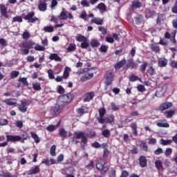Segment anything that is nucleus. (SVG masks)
<instances>
[{
	"instance_id": "1",
	"label": "nucleus",
	"mask_w": 177,
	"mask_h": 177,
	"mask_svg": "<svg viewBox=\"0 0 177 177\" xmlns=\"http://www.w3.org/2000/svg\"><path fill=\"white\" fill-rule=\"evenodd\" d=\"M73 99H74V94L69 93L59 96L57 101V104L61 107H63V106H67V104H68V103H70Z\"/></svg>"
},
{
	"instance_id": "2",
	"label": "nucleus",
	"mask_w": 177,
	"mask_h": 177,
	"mask_svg": "<svg viewBox=\"0 0 177 177\" xmlns=\"http://www.w3.org/2000/svg\"><path fill=\"white\" fill-rule=\"evenodd\" d=\"M73 139H81L82 147H85L88 143V137L85 136L84 131H75L73 134Z\"/></svg>"
},
{
	"instance_id": "3",
	"label": "nucleus",
	"mask_w": 177,
	"mask_h": 177,
	"mask_svg": "<svg viewBox=\"0 0 177 177\" xmlns=\"http://www.w3.org/2000/svg\"><path fill=\"white\" fill-rule=\"evenodd\" d=\"M22 18L24 19V20H26L28 23H35V21H38L39 19L38 17H35V12L30 11L26 14L22 15Z\"/></svg>"
},
{
	"instance_id": "4",
	"label": "nucleus",
	"mask_w": 177,
	"mask_h": 177,
	"mask_svg": "<svg viewBox=\"0 0 177 177\" xmlns=\"http://www.w3.org/2000/svg\"><path fill=\"white\" fill-rule=\"evenodd\" d=\"M95 168L100 171V174H101V175L102 176L106 175V174L109 172V166H106L104 165V164L100 162H97L95 164Z\"/></svg>"
},
{
	"instance_id": "5",
	"label": "nucleus",
	"mask_w": 177,
	"mask_h": 177,
	"mask_svg": "<svg viewBox=\"0 0 177 177\" xmlns=\"http://www.w3.org/2000/svg\"><path fill=\"white\" fill-rule=\"evenodd\" d=\"M114 73L111 71H107L105 74V81L104 84L106 86H110L113 84V81H114Z\"/></svg>"
},
{
	"instance_id": "6",
	"label": "nucleus",
	"mask_w": 177,
	"mask_h": 177,
	"mask_svg": "<svg viewBox=\"0 0 177 177\" xmlns=\"http://www.w3.org/2000/svg\"><path fill=\"white\" fill-rule=\"evenodd\" d=\"M31 104V101L30 100H22L21 101V104L19 105L18 109L21 113H26L27 111L28 106Z\"/></svg>"
},
{
	"instance_id": "7",
	"label": "nucleus",
	"mask_w": 177,
	"mask_h": 177,
	"mask_svg": "<svg viewBox=\"0 0 177 177\" xmlns=\"http://www.w3.org/2000/svg\"><path fill=\"white\" fill-rule=\"evenodd\" d=\"M99 117H97V120L99 124H104V115L106 114V109L105 108H100L98 110Z\"/></svg>"
},
{
	"instance_id": "8",
	"label": "nucleus",
	"mask_w": 177,
	"mask_h": 177,
	"mask_svg": "<svg viewBox=\"0 0 177 177\" xmlns=\"http://www.w3.org/2000/svg\"><path fill=\"white\" fill-rule=\"evenodd\" d=\"M49 0H39L37 8L40 12H45L48 9V3H46Z\"/></svg>"
},
{
	"instance_id": "9",
	"label": "nucleus",
	"mask_w": 177,
	"mask_h": 177,
	"mask_svg": "<svg viewBox=\"0 0 177 177\" xmlns=\"http://www.w3.org/2000/svg\"><path fill=\"white\" fill-rule=\"evenodd\" d=\"M21 140V136H14V135H7L6 136V141L11 142L12 143H16V142H19Z\"/></svg>"
},
{
	"instance_id": "10",
	"label": "nucleus",
	"mask_w": 177,
	"mask_h": 177,
	"mask_svg": "<svg viewBox=\"0 0 177 177\" xmlns=\"http://www.w3.org/2000/svg\"><path fill=\"white\" fill-rule=\"evenodd\" d=\"M60 105L58 104L54 106H51L50 109V113L51 115H59L62 113V109H60Z\"/></svg>"
},
{
	"instance_id": "11",
	"label": "nucleus",
	"mask_w": 177,
	"mask_h": 177,
	"mask_svg": "<svg viewBox=\"0 0 177 177\" xmlns=\"http://www.w3.org/2000/svg\"><path fill=\"white\" fill-rule=\"evenodd\" d=\"M172 106H174V104H172V102H166L160 105L159 110L160 111H165V110H168V109H171Z\"/></svg>"
},
{
	"instance_id": "12",
	"label": "nucleus",
	"mask_w": 177,
	"mask_h": 177,
	"mask_svg": "<svg viewBox=\"0 0 177 177\" xmlns=\"http://www.w3.org/2000/svg\"><path fill=\"white\" fill-rule=\"evenodd\" d=\"M41 172V169H39V166L35 165L31 167V169L27 171V175H37V174H39Z\"/></svg>"
},
{
	"instance_id": "13",
	"label": "nucleus",
	"mask_w": 177,
	"mask_h": 177,
	"mask_svg": "<svg viewBox=\"0 0 177 177\" xmlns=\"http://www.w3.org/2000/svg\"><path fill=\"white\" fill-rule=\"evenodd\" d=\"M0 13L3 17L9 19V15H8V7H6V6L3 4L0 6Z\"/></svg>"
},
{
	"instance_id": "14",
	"label": "nucleus",
	"mask_w": 177,
	"mask_h": 177,
	"mask_svg": "<svg viewBox=\"0 0 177 177\" xmlns=\"http://www.w3.org/2000/svg\"><path fill=\"white\" fill-rule=\"evenodd\" d=\"M143 6V3L139 0H134L132 1L131 9L135 10V9H140Z\"/></svg>"
},
{
	"instance_id": "15",
	"label": "nucleus",
	"mask_w": 177,
	"mask_h": 177,
	"mask_svg": "<svg viewBox=\"0 0 177 177\" xmlns=\"http://www.w3.org/2000/svg\"><path fill=\"white\" fill-rule=\"evenodd\" d=\"M138 64L133 62V59H129L127 64V68H131V70H136L138 68Z\"/></svg>"
},
{
	"instance_id": "16",
	"label": "nucleus",
	"mask_w": 177,
	"mask_h": 177,
	"mask_svg": "<svg viewBox=\"0 0 177 177\" xmlns=\"http://www.w3.org/2000/svg\"><path fill=\"white\" fill-rule=\"evenodd\" d=\"M138 161L141 168H145V167H147V159L145 156H140Z\"/></svg>"
},
{
	"instance_id": "17",
	"label": "nucleus",
	"mask_w": 177,
	"mask_h": 177,
	"mask_svg": "<svg viewBox=\"0 0 177 177\" xmlns=\"http://www.w3.org/2000/svg\"><path fill=\"white\" fill-rule=\"evenodd\" d=\"M33 45H35V44L32 41H25L22 43V48L30 50L32 48Z\"/></svg>"
},
{
	"instance_id": "18",
	"label": "nucleus",
	"mask_w": 177,
	"mask_h": 177,
	"mask_svg": "<svg viewBox=\"0 0 177 177\" xmlns=\"http://www.w3.org/2000/svg\"><path fill=\"white\" fill-rule=\"evenodd\" d=\"M127 64V60L125 59H122L120 62H118L116 64H115L114 68L115 70H120L122 66Z\"/></svg>"
},
{
	"instance_id": "19",
	"label": "nucleus",
	"mask_w": 177,
	"mask_h": 177,
	"mask_svg": "<svg viewBox=\"0 0 177 177\" xmlns=\"http://www.w3.org/2000/svg\"><path fill=\"white\" fill-rule=\"evenodd\" d=\"M158 64L159 67H167L168 64V59L165 58H160L158 59Z\"/></svg>"
},
{
	"instance_id": "20",
	"label": "nucleus",
	"mask_w": 177,
	"mask_h": 177,
	"mask_svg": "<svg viewBox=\"0 0 177 177\" xmlns=\"http://www.w3.org/2000/svg\"><path fill=\"white\" fill-rule=\"evenodd\" d=\"M95 97V93L93 92H90L86 94L84 98V102H91L92 99Z\"/></svg>"
},
{
	"instance_id": "21",
	"label": "nucleus",
	"mask_w": 177,
	"mask_h": 177,
	"mask_svg": "<svg viewBox=\"0 0 177 177\" xmlns=\"http://www.w3.org/2000/svg\"><path fill=\"white\" fill-rule=\"evenodd\" d=\"M59 127H60V121L56 125L50 124L48 126L46 127V129L49 132H53L54 131H56V129H57V128H59Z\"/></svg>"
},
{
	"instance_id": "22",
	"label": "nucleus",
	"mask_w": 177,
	"mask_h": 177,
	"mask_svg": "<svg viewBox=\"0 0 177 177\" xmlns=\"http://www.w3.org/2000/svg\"><path fill=\"white\" fill-rule=\"evenodd\" d=\"M130 127L132 129L133 135L138 136V124L133 122L130 124Z\"/></svg>"
},
{
	"instance_id": "23",
	"label": "nucleus",
	"mask_w": 177,
	"mask_h": 177,
	"mask_svg": "<svg viewBox=\"0 0 177 177\" xmlns=\"http://www.w3.org/2000/svg\"><path fill=\"white\" fill-rule=\"evenodd\" d=\"M104 124H111L112 122H114V115H109L106 118H104Z\"/></svg>"
},
{
	"instance_id": "24",
	"label": "nucleus",
	"mask_w": 177,
	"mask_h": 177,
	"mask_svg": "<svg viewBox=\"0 0 177 177\" xmlns=\"http://www.w3.org/2000/svg\"><path fill=\"white\" fill-rule=\"evenodd\" d=\"M50 21H52L53 23H55V28H57L59 27H63V26H64V24H57V18H56L55 15L51 16Z\"/></svg>"
},
{
	"instance_id": "25",
	"label": "nucleus",
	"mask_w": 177,
	"mask_h": 177,
	"mask_svg": "<svg viewBox=\"0 0 177 177\" xmlns=\"http://www.w3.org/2000/svg\"><path fill=\"white\" fill-rule=\"evenodd\" d=\"M154 15H156V12H154L153 10H151L150 9H147L145 10V17L147 19H151V17H153Z\"/></svg>"
},
{
	"instance_id": "26",
	"label": "nucleus",
	"mask_w": 177,
	"mask_h": 177,
	"mask_svg": "<svg viewBox=\"0 0 177 177\" xmlns=\"http://www.w3.org/2000/svg\"><path fill=\"white\" fill-rule=\"evenodd\" d=\"M50 60H55V62H62V58L56 53H51L49 56Z\"/></svg>"
},
{
	"instance_id": "27",
	"label": "nucleus",
	"mask_w": 177,
	"mask_h": 177,
	"mask_svg": "<svg viewBox=\"0 0 177 177\" xmlns=\"http://www.w3.org/2000/svg\"><path fill=\"white\" fill-rule=\"evenodd\" d=\"M155 166L158 171H161V169H164V166H162V160H156L155 161Z\"/></svg>"
},
{
	"instance_id": "28",
	"label": "nucleus",
	"mask_w": 177,
	"mask_h": 177,
	"mask_svg": "<svg viewBox=\"0 0 177 177\" xmlns=\"http://www.w3.org/2000/svg\"><path fill=\"white\" fill-rule=\"evenodd\" d=\"M77 114L82 115L85 114V113H88V108H86L85 106H82L80 108L77 109Z\"/></svg>"
},
{
	"instance_id": "29",
	"label": "nucleus",
	"mask_w": 177,
	"mask_h": 177,
	"mask_svg": "<svg viewBox=\"0 0 177 177\" xmlns=\"http://www.w3.org/2000/svg\"><path fill=\"white\" fill-rule=\"evenodd\" d=\"M71 71V68H70L68 66H66L64 71V73H63V78L64 80H67V78H68V77H70V72Z\"/></svg>"
},
{
	"instance_id": "30",
	"label": "nucleus",
	"mask_w": 177,
	"mask_h": 177,
	"mask_svg": "<svg viewBox=\"0 0 177 177\" xmlns=\"http://www.w3.org/2000/svg\"><path fill=\"white\" fill-rule=\"evenodd\" d=\"M90 45L91 48H99L100 42H99L96 39H92Z\"/></svg>"
},
{
	"instance_id": "31",
	"label": "nucleus",
	"mask_w": 177,
	"mask_h": 177,
	"mask_svg": "<svg viewBox=\"0 0 177 177\" xmlns=\"http://www.w3.org/2000/svg\"><path fill=\"white\" fill-rule=\"evenodd\" d=\"M140 149L143 151H149V147L147 146V144H146V142L145 141H140Z\"/></svg>"
},
{
	"instance_id": "32",
	"label": "nucleus",
	"mask_w": 177,
	"mask_h": 177,
	"mask_svg": "<svg viewBox=\"0 0 177 177\" xmlns=\"http://www.w3.org/2000/svg\"><path fill=\"white\" fill-rule=\"evenodd\" d=\"M164 114L166 115V118H172L175 115L174 110H169L164 112Z\"/></svg>"
},
{
	"instance_id": "33",
	"label": "nucleus",
	"mask_w": 177,
	"mask_h": 177,
	"mask_svg": "<svg viewBox=\"0 0 177 177\" xmlns=\"http://www.w3.org/2000/svg\"><path fill=\"white\" fill-rule=\"evenodd\" d=\"M147 73L151 77H153V75H156V74H157L156 69L153 67V65H151L148 67Z\"/></svg>"
},
{
	"instance_id": "34",
	"label": "nucleus",
	"mask_w": 177,
	"mask_h": 177,
	"mask_svg": "<svg viewBox=\"0 0 177 177\" xmlns=\"http://www.w3.org/2000/svg\"><path fill=\"white\" fill-rule=\"evenodd\" d=\"M93 77V73H88V75H83L80 80L81 81L85 82V81H88V80H92V77Z\"/></svg>"
},
{
	"instance_id": "35",
	"label": "nucleus",
	"mask_w": 177,
	"mask_h": 177,
	"mask_svg": "<svg viewBox=\"0 0 177 177\" xmlns=\"http://www.w3.org/2000/svg\"><path fill=\"white\" fill-rule=\"evenodd\" d=\"M150 49L151 52H155V53H158V52H160V46L156 44H151Z\"/></svg>"
},
{
	"instance_id": "36",
	"label": "nucleus",
	"mask_w": 177,
	"mask_h": 177,
	"mask_svg": "<svg viewBox=\"0 0 177 177\" xmlns=\"http://www.w3.org/2000/svg\"><path fill=\"white\" fill-rule=\"evenodd\" d=\"M30 135H31L32 138L34 139L35 142L39 143L41 142V138H39V137L38 136L37 133L31 132Z\"/></svg>"
},
{
	"instance_id": "37",
	"label": "nucleus",
	"mask_w": 177,
	"mask_h": 177,
	"mask_svg": "<svg viewBox=\"0 0 177 177\" xmlns=\"http://www.w3.org/2000/svg\"><path fill=\"white\" fill-rule=\"evenodd\" d=\"M77 49V45L75 44H70L66 49V52H74Z\"/></svg>"
},
{
	"instance_id": "38",
	"label": "nucleus",
	"mask_w": 177,
	"mask_h": 177,
	"mask_svg": "<svg viewBox=\"0 0 177 177\" xmlns=\"http://www.w3.org/2000/svg\"><path fill=\"white\" fill-rule=\"evenodd\" d=\"M102 136H104V138L109 139V138H110V136H111V133L110 132V130L104 129L102 131Z\"/></svg>"
},
{
	"instance_id": "39",
	"label": "nucleus",
	"mask_w": 177,
	"mask_h": 177,
	"mask_svg": "<svg viewBox=\"0 0 177 177\" xmlns=\"http://www.w3.org/2000/svg\"><path fill=\"white\" fill-rule=\"evenodd\" d=\"M91 23H94V24H97V26H102L103 24V20L101 18H94L91 20Z\"/></svg>"
},
{
	"instance_id": "40",
	"label": "nucleus",
	"mask_w": 177,
	"mask_h": 177,
	"mask_svg": "<svg viewBox=\"0 0 177 177\" xmlns=\"http://www.w3.org/2000/svg\"><path fill=\"white\" fill-rule=\"evenodd\" d=\"M59 135L61 138H67V131L64 129H60L59 130Z\"/></svg>"
},
{
	"instance_id": "41",
	"label": "nucleus",
	"mask_w": 177,
	"mask_h": 177,
	"mask_svg": "<svg viewBox=\"0 0 177 177\" xmlns=\"http://www.w3.org/2000/svg\"><path fill=\"white\" fill-rule=\"evenodd\" d=\"M160 143L162 145V146H168V145H171V143H172V140H164L162 138L160 140Z\"/></svg>"
},
{
	"instance_id": "42",
	"label": "nucleus",
	"mask_w": 177,
	"mask_h": 177,
	"mask_svg": "<svg viewBox=\"0 0 177 177\" xmlns=\"http://www.w3.org/2000/svg\"><path fill=\"white\" fill-rule=\"evenodd\" d=\"M59 19H60V20H66V19H68L67 12L66 11H62L59 16Z\"/></svg>"
},
{
	"instance_id": "43",
	"label": "nucleus",
	"mask_w": 177,
	"mask_h": 177,
	"mask_svg": "<svg viewBox=\"0 0 177 177\" xmlns=\"http://www.w3.org/2000/svg\"><path fill=\"white\" fill-rule=\"evenodd\" d=\"M5 103L7 104L8 106H15L17 102L15 99H8L5 101Z\"/></svg>"
},
{
	"instance_id": "44",
	"label": "nucleus",
	"mask_w": 177,
	"mask_h": 177,
	"mask_svg": "<svg viewBox=\"0 0 177 177\" xmlns=\"http://www.w3.org/2000/svg\"><path fill=\"white\" fill-rule=\"evenodd\" d=\"M97 8L100 10H103V12H106L107 10V8L106 7V4L104 3H100L97 6Z\"/></svg>"
},
{
	"instance_id": "45",
	"label": "nucleus",
	"mask_w": 177,
	"mask_h": 177,
	"mask_svg": "<svg viewBox=\"0 0 177 177\" xmlns=\"http://www.w3.org/2000/svg\"><path fill=\"white\" fill-rule=\"evenodd\" d=\"M32 88L34 91H41V83L40 82H35L32 84Z\"/></svg>"
},
{
	"instance_id": "46",
	"label": "nucleus",
	"mask_w": 177,
	"mask_h": 177,
	"mask_svg": "<svg viewBox=\"0 0 177 177\" xmlns=\"http://www.w3.org/2000/svg\"><path fill=\"white\" fill-rule=\"evenodd\" d=\"M76 41L77 42H84L85 41H88V39L85 36L80 35L76 37Z\"/></svg>"
},
{
	"instance_id": "47",
	"label": "nucleus",
	"mask_w": 177,
	"mask_h": 177,
	"mask_svg": "<svg viewBox=\"0 0 177 177\" xmlns=\"http://www.w3.org/2000/svg\"><path fill=\"white\" fill-rule=\"evenodd\" d=\"M129 80L130 81H131V82H135V81H140V82H142V79L135 75H131Z\"/></svg>"
},
{
	"instance_id": "48",
	"label": "nucleus",
	"mask_w": 177,
	"mask_h": 177,
	"mask_svg": "<svg viewBox=\"0 0 177 177\" xmlns=\"http://www.w3.org/2000/svg\"><path fill=\"white\" fill-rule=\"evenodd\" d=\"M102 149H104L102 157L103 158H107V157L110 156V151H109V149L106 147H102Z\"/></svg>"
},
{
	"instance_id": "49",
	"label": "nucleus",
	"mask_w": 177,
	"mask_h": 177,
	"mask_svg": "<svg viewBox=\"0 0 177 177\" xmlns=\"http://www.w3.org/2000/svg\"><path fill=\"white\" fill-rule=\"evenodd\" d=\"M44 31H45V32H53V31H55V28L52 26H46L44 28Z\"/></svg>"
},
{
	"instance_id": "50",
	"label": "nucleus",
	"mask_w": 177,
	"mask_h": 177,
	"mask_svg": "<svg viewBox=\"0 0 177 177\" xmlns=\"http://www.w3.org/2000/svg\"><path fill=\"white\" fill-rule=\"evenodd\" d=\"M164 21V14H160L158 16L157 20H156V24H161V22Z\"/></svg>"
},
{
	"instance_id": "51",
	"label": "nucleus",
	"mask_w": 177,
	"mask_h": 177,
	"mask_svg": "<svg viewBox=\"0 0 177 177\" xmlns=\"http://www.w3.org/2000/svg\"><path fill=\"white\" fill-rule=\"evenodd\" d=\"M156 125L157 127H159V128H169V124L167 122L166 123L158 122Z\"/></svg>"
},
{
	"instance_id": "52",
	"label": "nucleus",
	"mask_w": 177,
	"mask_h": 177,
	"mask_svg": "<svg viewBox=\"0 0 177 177\" xmlns=\"http://www.w3.org/2000/svg\"><path fill=\"white\" fill-rule=\"evenodd\" d=\"M22 23L23 22V18L21 16H16L12 18V23Z\"/></svg>"
},
{
	"instance_id": "53",
	"label": "nucleus",
	"mask_w": 177,
	"mask_h": 177,
	"mask_svg": "<svg viewBox=\"0 0 177 177\" xmlns=\"http://www.w3.org/2000/svg\"><path fill=\"white\" fill-rule=\"evenodd\" d=\"M147 67V62H145L140 66V71L141 73H145L146 71V68Z\"/></svg>"
},
{
	"instance_id": "54",
	"label": "nucleus",
	"mask_w": 177,
	"mask_h": 177,
	"mask_svg": "<svg viewBox=\"0 0 177 177\" xmlns=\"http://www.w3.org/2000/svg\"><path fill=\"white\" fill-rule=\"evenodd\" d=\"M80 4L82 5V6H84V8H89V6H91V3L88 1V0H82L80 2Z\"/></svg>"
},
{
	"instance_id": "55",
	"label": "nucleus",
	"mask_w": 177,
	"mask_h": 177,
	"mask_svg": "<svg viewBox=\"0 0 177 177\" xmlns=\"http://www.w3.org/2000/svg\"><path fill=\"white\" fill-rule=\"evenodd\" d=\"M143 19V16L142 15H138L135 17V21L136 24H140L142 23V20Z\"/></svg>"
},
{
	"instance_id": "56",
	"label": "nucleus",
	"mask_w": 177,
	"mask_h": 177,
	"mask_svg": "<svg viewBox=\"0 0 177 177\" xmlns=\"http://www.w3.org/2000/svg\"><path fill=\"white\" fill-rule=\"evenodd\" d=\"M50 156H56V145H53L50 147Z\"/></svg>"
},
{
	"instance_id": "57",
	"label": "nucleus",
	"mask_w": 177,
	"mask_h": 177,
	"mask_svg": "<svg viewBox=\"0 0 177 177\" xmlns=\"http://www.w3.org/2000/svg\"><path fill=\"white\" fill-rule=\"evenodd\" d=\"M80 19H83V20H86L88 19V15L86 14V11L82 10L80 15Z\"/></svg>"
},
{
	"instance_id": "58",
	"label": "nucleus",
	"mask_w": 177,
	"mask_h": 177,
	"mask_svg": "<svg viewBox=\"0 0 177 177\" xmlns=\"http://www.w3.org/2000/svg\"><path fill=\"white\" fill-rule=\"evenodd\" d=\"M35 50H39V52H44V50H45V47L39 44H37L35 46Z\"/></svg>"
},
{
	"instance_id": "59",
	"label": "nucleus",
	"mask_w": 177,
	"mask_h": 177,
	"mask_svg": "<svg viewBox=\"0 0 177 177\" xmlns=\"http://www.w3.org/2000/svg\"><path fill=\"white\" fill-rule=\"evenodd\" d=\"M30 32H27V30H26L25 32H24V33L22 34V37L24 39H25L26 41H27V39H30Z\"/></svg>"
},
{
	"instance_id": "60",
	"label": "nucleus",
	"mask_w": 177,
	"mask_h": 177,
	"mask_svg": "<svg viewBox=\"0 0 177 177\" xmlns=\"http://www.w3.org/2000/svg\"><path fill=\"white\" fill-rule=\"evenodd\" d=\"M19 82H21L24 85L28 86V82H27L26 77H21L19 79Z\"/></svg>"
},
{
	"instance_id": "61",
	"label": "nucleus",
	"mask_w": 177,
	"mask_h": 177,
	"mask_svg": "<svg viewBox=\"0 0 177 177\" xmlns=\"http://www.w3.org/2000/svg\"><path fill=\"white\" fill-rule=\"evenodd\" d=\"M111 110H113V111H117L118 110H120V106H117L115 103L111 102Z\"/></svg>"
},
{
	"instance_id": "62",
	"label": "nucleus",
	"mask_w": 177,
	"mask_h": 177,
	"mask_svg": "<svg viewBox=\"0 0 177 177\" xmlns=\"http://www.w3.org/2000/svg\"><path fill=\"white\" fill-rule=\"evenodd\" d=\"M87 169H92L95 168V165L93 163V160H90L89 163L86 166Z\"/></svg>"
},
{
	"instance_id": "63",
	"label": "nucleus",
	"mask_w": 177,
	"mask_h": 177,
	"mask_svg": "<svg viewBox=\"0 0 177 177\" xmlns=\"http://www.w3.org/2000/svg\"><path fill=\"white\" fill-rule=\"evenodd\" d=\"M19 73L17 71H12L10 73L11 78H17V77H19Z\"/></svg>"
},
{
	"instance_id": "64",
	"label": "nucleus",
	"mask_w": 177,
	"mask_h": 177,
	"mask_svg": "<svg viewBox=\"0 0 177 177\" xmlns=\"http://www.w3.org/2000/svg\"><path fill=\"white\" fill-rule=\"evenodd\" d=\"M176 35V30H174V32L171 33V37L170 38V40L173 44H176V40H175Z\"/></svg>"
}]
</instances>
